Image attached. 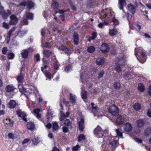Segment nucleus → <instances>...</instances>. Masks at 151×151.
<instances>
[{"instance_id": "9b49d317", "label": "nucleus", "mask_w": 151, "mask_h": 151, "mask_svg": "<svg viewBox=\"0 0 151 151\" xmlns=\"http://www.w3.org/2000/svg\"><path fill=\"white\" fill-rule=\"evenodd\" d=\"M100 49L101 51L104 53L107 52L109 50L108 44L106 43L102 44L100 47Z\"/></svg>"}, {"instance_id": "de8ad7c7", "label": "nucleus", "mask_w": 151, "mask_h": 151, "mask_svg": "<svg viewBox=\"0 0 151 151\" xmlns=\"http://www.w3.org/2000/svg\"><path fill=\"white\" fill-rule=\"evenodd\" d=\"M103 130H102L101 127L99 126H98L94 130V133L96 134V133H98L100 131H102Z\"/></svg>"}, {"instance_id": "37998d69", "label": "nucleus", "mask_w": 151, "mask_h": 151, "mask_svg": "<svg viewBox=\"0 0 151 151\" xmlns=\"http://www.w3.org/2000/svg\"><path fill=\"white\" fill-rule=\"evenodd\" d=\"M85 139V136L83 134H81L78 137V141L80 142Z\"/></svg>"}, {"instance_id": "603ef678", "label": "nucleus", "mask_w": 151, "mask_h": 151, "mask_svg": "<svg viewBox=\"0 0 151 151\" xmlns=\"http://www.w3.org/2000/svg\"><path fill=\"white\" fill-rule=\"evenodd\" d=\"M104 72L103 70H101L98 73V77L99 79L100 78L103 77V75L104 74Z\"/></svg>"}, {"instance_id": "338daca9", "label": "nucleus", "mask_w": 151, "mask_h": 151, "mask_svg": "<svg viewBox=\"0 0 151 151\" xmlns=\"http://www.w3.org/2000/svg\"><path fill=\"white\" fill-rule=\"evenodd\" d=\"M7 48L6 47H4L2 50V52L3 54L5 55L6 54L7 51Z\"/></svg>"}, {"instance_id": "a211bd4d", "label": "nucleus", "mask_w": 151, "mask_h": 151, "mask_svg": "<svg viewBox=\"0 0 151 151\" xmlns=\"http://www.w3.org/2000/svg\"><path fill=\"white\" fill-rule=\"evenodd\" d=\"M129 24H130L129 22ZM129 27L130 29H135L137 31H139L141 28L140 26L137 24H134L132 25H131L129 24Z\"/></svg>"}, {"instance_id": "7c9ffc66", "label": "nucleus", "mask_w": 151, "mask_h": 151, "mask_svg": "<svg viewBox=\"0 0 151 151\" xmlns=\"http://www.w3.org/2000/svg\"><path fill=\"white\" fill-rule=\"evenodd\" d=\"M45 74L47 78L46 80L50 81L51 80V78H53V75L49 72H45Z\"/></svg>"}, {"instance_id": "f03ea898", "label": "nucleus", "mask_w": 151, "mask_h": 151, "mask_svg": "<svg viewBox=\"0 0 151 151\" xmlns=\"http://www.w3.org/2000/svg\"><path fill=\"white\" fill-rule=\"evenodd\" d=\"M118 139L119 138L117 137H106L104 139H102L103 141L104 142V144L105 142H107L108 141H109V145L113 147H117Z\"/></svg>"}, {"instance_id": "cd10ccee", "label": "nucleus", "mask_w": 151, "mask_h": 151, "mask_svg": "<svg viewBox=\"0 0 151 151\" xmlns=\"http://www.w3.org/2000/svg\"><path fill=\"white\" fill-rule=\"evenodd\" d=\"M14 88L13 86L12 85H9L6 87L5 90L7 92H11L14 91Z\"/></svg>"}, {"instance_id": "4d7b16f0", "label": "nucleus", "mask_w": 151, "mask_h": 151, "mask_svg": "<svg viewBox=\"0 0 151 151\" xmlns=\"http://www.w3.org/2000/svg\"><path fill=\"white\" fill-rule=\"evenodd\" d=\"M117 135L121 138L122 137V133L120 132L119 129H117L115 131Z\"/></svg>"}, {"instance_id": "20e7f679", "label": "nucleus", "mask_w": 151, "mask_h": 151, "mask_svg": "<svg viewBox=\"0 0 151 151\" xmlns=\"http://www.w3.org/2000/svg\"><path fill=\"white\" fill-rule=\"evenodd\" d=\"M109 112L112 115L116 116L119 113V109L115 105H112L109 106Z\"/></svg>"}, {"instance_id": "2eb2a0df", "label": "nucleus", "mask_w": 151, "mask_h": 151, "mask_svg": "<svg viewBox=\"0 0 151 151\" xmlns=\"http://www.w3.org/2000/svg\"><path fill=\"white\" fill-rule=\"evenodd\" d=\"M132 128L131 124L129 123H127L124 125V129L126 132H129L130 131Z\"/></svg>"}, {"instance_id": "1a4fd4ad", "label": "nucleus", "mask_w": 151, "mask_h": 151, "mask_svg": "<svg viewBox=\"0 0 151 151\" xmlns=\"http://www.w3.org/2000/svg\"><path fill=\"white\" fill-rule=\"evenodd\" d=\"M10 21L9 24L10 25H15L18 20V19L14 15H11L10 17Z\"/></svg>"}, {"instance_id": "423d86ee", "label": "nucleus", "mask_w": 151, "mask_h": 151, "mask_svg": "<svg viewBox=\"0 0 151 151\" xmlns=\"http://www.w3.org/2000/svg\"><path fill=\"white\" fill-rule=\"evenodd\" d=\"M90 107L92 108L91 112L93 113L94 116H97V118H100L101 116L99 114V111L97 110V107L93 103L91 104Z\"/></svg>"}, {"instance_id": "ddd939ff", "label": "nucleus", "mask_w": 151, "mask_h": 151, "mask_svg": "<svg viewBox=\"0 0 151 151\" xmlns=\"http://www.w3.org/2000/svg\"><path fill=\"white\" fill-rule=\"evenodd\" d=\"M128 10L132 14H134L135 12V6L131 4H129L127 6Z\"/></svg>"}, {"instance_id": "9d476101", "label": "nucleus", "mask_w": 151, "mask_h": 151, "mask_svg": "<svg viewBox=\"0 0 151 151\" xmlns=\"http://www.w3.org/2000/svg\"><path fill=\"white\" fill-rule=\"evenodd\" d=\"M11 11L9 10H7V12H5L4 10L0 11V15L2 16L3 18L4 19H6L8 16L11 14Z\"/></svg>"}, {"instance_id": "c03bdc74", "label": "nucleus", "mask_w": 151, "mask_h": 151, "mask_svg": "<svg viewBox=\"0 0 151 151\" xmlns=\"http://www.w3.org/2000/svg\"><path fill=\"white\" fill-rule=\"evenodd\" d=\"M146 136L150 135L151 133V128H147L144 132Z\"/></svg>"}, {"instance_id": "5701e85b", "label": "nucleus", "mask_w": 151, "mask_h": 151, "mask_svg": "<svg viewBox=\"0 0 151 151\" xmlns=\"http://www.w3.org/2000/svg\"><path fill=\"white\" fill-rule=\"evenodd\" d=\"M16 103L13 100H10L8 104V107L10 109H13L16 106Z\"/></svg>"}, {"instance_id": "bf43d9fd", "label": "nucleus", "mask_w": 151, "mask_h": 151, "mask_svg": "<svg viewBox=\"0 0 151 151\" xmlns=\"http://www.w3.org/2000/svg\"><path fill=\"white\" fill-rule=\"evenodd\" d=\"M112 22H113L114 25L115 26L118 25L119 23L118 20L115 17H114L112 19Z\"/></svg>"}, {"instance_id": "f8f14e48", "label": "nucleus", "mask_w": 151, "mask_h": 151, "mask_svg": "<svg viewBox=\"0 0 151 151\" xmlns=\"http://www.w3.org/2000/svg\"><path fill=\"white\" fill-rule=\"evenodd\" d=\"M115 63L119 64L121 66L124 65L125 63V59L124 58H117L115 61Z\"/></svg>"}, {"instance_id": "e2e57ef3", "label": "nucleus", "mask_w": 151, "mask_h": 151, "mask_svg": "<svg viewBox=\"0 0 151 151\" xmlns=\"http://www.w3.org/2000/svg\"><path fill=\"white\" fill-rule=\"evenodd\" d=\"M80 148V147L78 145H77L76 146L73 147L72 150L73 151H77Z\"/></svg>"}, {"instance_id": "69168bd1", "label": "nucleus", "mask_w": 151, "mask_h": 151, "mask_svg": "<svg viewBox=\"0 0 151 151\" xmlns=\"http://www.w3.org/2000/svg\"><path fill=\"white\" fill-rule=\"evenodd\" d=\"M43 46L47 48H50L51 47V45L48 42H46Z\"/></svg>"}, {"instance_id": "13d9d810", "label": "nucleus", "mask_w": 151, "mask_h": 151, "mask_svg": "<svg viewBox=\"0 0 151 151\" xmlns=\"http://www.w3.org/2000/svg\"><path fill=\"white\" fill-rule=\"evenodd\" d=\"M14 56V54L12 53H9L8 55L7 58L9 59H13Z\"/></svg>"}, {"instance_id": "c756f323", "label": "nucleus", "mask_w": 151, "mask_h": 151, "mask_svg": "<svg viewBox=\"0 0 151 151\" xmlns=\"http://www.w3.org/2000/svg\"><path fill=\"white\" fill-rule=\"evenodd\" d=\"M48 113L46 115V117L47 122H49L52 119V113L50 111V110H48Z\"/></svg>"}, {"instance_id": "f3484780", "label": "nucleus", "mask_w": 151, "mask_h": 151, "mask_svg": "<svg viewBox=\"0 0 151 151\" xmlns=\"http://www.w3.org/2000/svg\"><path fill=\"white\" fill-rule=\"evenodd\" d=\"M119 7L120 9L122 10L123 12H124L123 9V6L126 4L125 0H119Z\"/></svg>"}, {"instance_id": "c9c22d12", "label": "nucleus", "mask_w": 151, "mask_h": 151, "mask_svg": "<svg viewBox=\"0 0 151 151\" xmlns=\"http://www.w3.org/2000/svg\"><path fill=\"white\" fill-rule=\"evenodd\" d=\"M43 53L45 56L48 58L50 55L52 54V52L49 50H43Z\"/></svg>"}, {"instance_id": "09e8293b", "label": "nucleus", "mask_w": 151, "mask_h": 151, "mask_svg": "<svg viewBox=\"0 0 151 151\" xmlns=\"http://www.w3.org/2000/svg\"><path fill=\"white\" fill-rule=\"evenodd\" d=\"M71 70V66L70 65L66 66L65 68V71L67 73H68Z\"/></svg>"}, {"instance_id": "a878e982", "label": "nucleus", "mask_w": 151, "mask_h": 151, "mask_svg": "<svg viewBox=\"0 0 151 151\" xmlns=\"http://www.w3.org/2000/svg\"><path fill=\"white\" fill-rule=\"evenodd\" d=\"M27 126L28 129L31 131L34 130L35 128L34 124L32 122H28L27 124Z\"/></svg>"}, {"instance_id": "4c0bfd02", "label": "nucleus", "mask_w": 151, "mask_h": 151, "mask_svg": "<svg viewBox=\"0 0 151 151\" xmlns=\"http://www.w3.org/2000/svg\"><path fill=\"white\" fill-rule=\"evenodd\" d=\"M81 95L82 98L84 100L86 99L87 98V94L86 91H82L81 93Z\"/></svg>"}, {"instance_id": "680f3d73", "label": "nucleus", "mask_w": 151, "mask_h": 151, "mask_svg": "<svg viewBox=\"0 0 151 151\" xmlns=\"http://www.w3.org/2000/svg\"><path fill=\"white\" fill-rule=\"evenodd\" d=\"M19 5L20 6H24L26 5L27 6V2L25 0L22 1L21 2L19 3Z\"/></svg>"}, {"instance_id": "6ab92c4d", "label": "nucleus", "mask_w": 151, "mask_h": 151, "mask_svg": "<svg viewBox=\"0 0 151 151\" xmlns=\"http://www.w3.org/2000/svg\"><path fill=\"white\" fill-rule=\"evenodd\" d=\"M103 131H100L98 132V133H96V136H98V137H99V141L101 143H103L104 142V141H103L102 139H104L106 137L102 138V137L104 136V135L103 134Z\"/></svg>"}, {"instance_id": "49530a36", "label": "nucleus", "mask_w": 151, "mask_h": 151, "mask_svg": "<svg viewBox=\"0 0 151 151\" xmlns=\"http://www.w3.org/2000/svg\"><path fill=\"white\" fill-rule=\"evenodd\" d=\"M95 50V48L93 46H91L88 48L87 51L89 53H92Z\"/></svg>"}, {"instance_id": "aec40b11", "label": "nucleus", "mask_w": 151, "mask_h": 151, "mask_svg": "<svg viewBox=\"0 0 151 151\" xmlns=\"http://www.w3.org/2000/svg\"><path fill=\"white\" fill-rule=\"evenodd\" d=\"M35 4L32 1H27V7L29 9H34Z\"/></svg>"}, {"instance_id": "6e6552de", "label": "nucleus", "mask_w": 151, "mask_h": 151, "mask_svg": "<svg viewBox=\"0 0 151 151\" xmlns=\"http://www.w3.org/2000/svg\"><path fill=\"white\" fill-rule=\"evenodd\" d=\"M60 50L68 55H70L72 53V51L69 49L65 45H62L60 48Z\"/></svg>"}, {"instance_id": "6e6d98bb", "label": "nucleus", "mask_w": 151, "mask_h": 151, "mask_svg": "<svg viewBox=\"0 0 151 151\" xmlns=\"http://www.w3.org/2000/svg\"><path fill=\"white\" fill-rule=\"evenodd\" d=\"M3 27L6 29H9V24L7 23L4 22L2 23Z\"/></svg>"}, {"instance_id": "0eeeda50", "label": "nucleus", "mask_w": 151, "mask_h": 151, "mask_svg": "<svg viewBox=\"0 0 151 151\" xmlns=\"http://www.w3.org/2000/svg\"><path fill=\"white\" fill-rule=\"evenodd\" d=\"M33 50V49L31 47H29L27 49L22 50L21 53L22 57L24 58H27V57L29 52H32Z\"/></svg>"}, {"instance_id": "b1692460", "label": "nucleus", "mask_w": 151, "mask_h": 151, "mask_svg": "<svg viewBox=\"0 0 151 151\" xmlns=\"http://www.w3.org/2000/svg\"><path fill=\"white\" fill-rule=\"evenodd\" d=\"M73 38L75 44L77 45L78 42V36L77 33L75 32L73 33Z\"/></svg>"}, {"instance_id": "0e129e2a", "label": "nucleus", "mask_w": 151, "mask_h": 151, "mask_svg": "<svg viewBox=\"0 0 151 151\" xmlns=\"http://www.w3.org/2000/svg\"><path fill=\"white\" fill-rule=\"evenodd\" d=\"M40 57L38 54H37L35 55V59L37 61H39L40 60Z\"/></svg>"}, {"instance_id": "052dcab7", "label": "nucleus", "mask_w": 151, "mask_h": 151, "mask_svg": "<svg viewBox=\"0 0 151 151\" xmlns=\"http://www.w3.org/2000/svg\"><path fill=\"white\" fill-rule=\"evenodd\" d=\"M108 24V23L106 22H104L102 23H99L98 24V26L99 28H102L104 25H106Z\"/></svg>"}, {"instance_id": "58836bf2", "label": "nucleus", "mask_w": 151, "mask_h": 151, "mask_svg": "<svg viewBox=\"0 0 151 151\" xmlns=\"http://www.w3.org/2000/svg\"><path fill=\"white\" fill-rule=\"evenodd\" d=\"M133 107L134 109L136 111L139 110L141 108L140 104L138 103H135Z\"/></svg>"}, {"instance_id": "2f4dec72", "label": "nucleus", "mask_w": 151, "mask_h": 151, "mask_svg": "<svg viewBox=\"0 0 151 151\" xmlns=\"http://www.w3.org/2000/svg\"><path fill=\"white\" fill-rule=\"evenodd\" d=\"M70 101L72 104H74L75 103L76 100V96L75 95L70 93Z\"/></svg>"}, {"instance_id": "c85d7f7f", "label": "nucleus", "mask_w": 151, "mask_h": 151, "mask_svg": "<svg viewBox=\"0 0 151 151\" xmlns=\"http://www.w3.org/2000/svg\"><path fill=\"white\" fill-rule=\"evenodd\" d=\"M118 32L117 29H113L109 30V34L111 36H113L117 34Z\"/></svg>"}, {"instance_id": "473e14b6", "label": "nucleus", "mask_w": 151, "mask_h": 151, "mask_svg": "<svg viewBox=\"0 0 151 151\" xmlns=\"http://www.w3.org/2000/svg\"><path fill=\"white\" fill-rule=\"evenodd\" d=\"M40 111V110L38 109H35L33 110V114L38 119L40 118L41 117V115L39 114Z\"/></svg>"}, {"instance_id": "4be33fe9", "label": "nucleus", "mask_w": 151, "mask_h": 151, "mask_svg": "<svg viewBox=\"0 0 151 151\" xmlns=\"http://www.w3.org/2000/svg\"><path fill=\"white\" fill-rule=\"evenodd\" d=\"M104 62L105 60L103 57L98 58L96 60V64L99 65H102Z\"/></svg>"}, {"instance_id": "393cba45", "label": "nucleus", "mask_w": 151, "mask_h": 151, "mask_svg": "<svg viewBox=\"0 0 151 151\" xmlns=\"http://www.w3.org/2000/svg\"><path fill=\"white\" fill-rule=\"evenodd\" d=\"M83 70H82L81 71L82 73H81L80 78L81 79V81L82 83H83L84 82L85 79H86L88 76L86 73H83Z\"/></svg>"}, {"instance_id": "dca6fc26", "label": "nucleus", "mask_w": 151, "mask_h": 151, "mask_svg": "<svg viewBox=\"0 0 151 151\" xmlns=\"http://www.w3.org/2000/svg\"><path fill=\"white\" fill-rule=\"evenodd\" d=\"M84 120L83 118H81L80 121L78 123V126L79 130L82 132L83 130Z\"/></svg>"}, {"instance_id": "39448f33", "label": "nucleus", "mask_w": 151, "mask_h": 151, "mask_svg": "<svg viewBox=\"0 0 151 151\" xmlns=\"http://www.w3.org/2000/svg\"><path fill=\"white\" fill-rule=\"evenodd\" d=\"M64 124L63 131L64 133H66L68 131V128L71 127V123L69 119H66L65 120Z\"/></svg>"}, {"instance_id": "79ce46f5", "label": "nucleus", "mask_w": 151, "mask_h": 151, "mask_svg": "<svg viewBox=\"0 0 151 151\" xmlns=\"http://www.w3.org/2000/svg\"><path fill=\"white\" fill-rule=\"evenodd\" d=\"M53 129L54 130H56L59 129V126L58 123L56 122H54L52 124Z\"/></svg>"}, {"instance_id": "a18cd8bd", "label": "nucleus", "mask_w": 151, "mask_h": 151, "mask_svg": "<svg viewBox=\"0 0 151 151\" xmlns=\"http://www.w3.org/2000/svg\"><path fill=\"white\" fill-rule=\"evenodd\" d=\"M26 33V32L24 31H19L18 32L17 35L19 37H22Z\"/></svg>"}, {"instance_id": "e433bc0d", "label": "nucleus", "mask_w": 151, "mask_h": 151, "mask_svg": "<svg viewBox=\"0 0 151 151\" xmlns=\"http://www.w3.org/2000/svg\"><path fill=\"white\" fill-rule=\"evenodd\" d=\"M97 36V33L95 32H93L92 33V37H90L88 38V41L89 42H91V40H94L96 37Z\"/></svg>"}, {"instance_id": "ea45409f", "label": "nucleus", "mask_w": 151, "mask_h": 151, "mask_svg": "<svg viewBox=\"0 0 151 151\" xmlns=\"http://www.w3.org/2000/svg\"><path fill=\"white\" fill-rule=\"evenodd\" d=\"M116 65L115 66L114 69L116 71L118 72H119L121 71L122 66H121L119 64L115 63Z\"/></svg>"}, {"instance_id": "864d4df0", "label": "nucleus", "mask_w": 151, "mask_h": 151, "mask_svg": "<svg viewBox=\"0 0 151 151\" xmlns=\"http://www.w3.org/2000/svg\"><path fill=\"white\" fill-rule=\"evenodd\" d=\"M93 1L92 0H89L87 2V7L88 8H91L92 5Z\"/></svg>"}, {"instance_id": "8fccbe9b", "label": "nucleus", "mask_w": 151, "mask_h": 151, "mask_svg": "<svg viewBox=\"0 0 151 151\" xmlns=\"http://www.w3.org/2000/svg\"><path fill=\"white\" fill-rule=\"evenodd\" d=\"M69 3L70 5V6L71 7V9L73 11H76V8L73 4V3L70 0H69Z\"/></svg>"}, {"instance_id": "5fc2aeb1", "label": "nucleus", "mask_w": 151, "mask_h": 151, "mask_svg": "<svg viewBox=\"0 0 151 151\" xmlns=\"http://www.w3.org/2000/svg\"><path fill=\"white\" fill-rule=\"evenodd\" d=\"M114 87L115 89H118L120 88V85L119 83L116 82L114 83Z\"/></svg>"}, {"instance_id": "72a5a7b5", "label": "nucleus", "mask_w": 151, "mask_h": 151, "mask_svg": "<svg viewBox=\"0 0 151 151\" xmlns=\"http://www.w3.org/2000/svg\"><path fill=\"white\" fill-rule=\"evenodd\" d=\"M145 123L143 119L138 120L137 122V126L138 128H141L144 125Z\"/></svg>"}, {"instance_id": "4468645a", "label": "nucleus", "mask_w": 151, "mask_h": 151, "mask_svg": "<svg viewBox=\"0 0 151 151\" xmlns=\"http://www.w3.org/2000/svg\"><path fill=\"white\" fill-rule=\"evenodd\" d=\"M124 119L123 116L120 115H118L116 120V123L119 124H122L124 123Z\"/></svg>"}, {"instance_id": "3c124183", "label": "nucleus", "mask_w": 151, "mask_h": 151, "mask_svg": "<svg viewBox=\"0 0 151 151\" xmlns=\"http://www.w3.org/2000/svg\"><path fill=\"white\" fill-rule=\"evenodd\" d=\"M25 17L24 16H23V19L22 21V24L23 25H26L28 24V22H27V19L25 18Z\"/></svg>"}, {"instance_id": "7ed1b4c3", "label": "nucleus", "mask_w": 151, "mask_h": 151, "mask_svg": "<svg viewBox=\"0 0 151 151\" xmlns=\"http://www.w3.org/2000/svg\"><path fill=\"white\" fill-rule=\"evenodd\" d=\"M101 18L103 19L107 17L109 18L110 17L112 16V13L111 10L109 9H106L105 10H103L100 14Z\"/></svg>"}, {"instance_id": "f257e3e1", "label": "nucleus", "mask_w": 151, "mask_h": 151, "mask_svg": "<svg viewBox=\"0 0 151 151\" xmlns=\"http://www.w3.org/2000/svg\"><path fill=\"white\" fill-rule=\"evenodd\" d=\"M21 71L22 70H21L20 73L18 74L16 77V79L18 83V88L20 91L24 92V95L27 98H28L27 95L32 93L34 91L35 88L32 86H30L27 89H24L22 84L24 81V75Z\"/></svg>"}, {"instance_id": "412c9836", "label": "nucleus", "mask_w": 151, "mask_h": 151, "mask_svg": "<svg viewBox=\"0 0 151 151\" xmlns=\"http://www.w3.org/2000/svg\"><path fill=\"white\" fill-rule=\"evenodd\" d=\"M3 122L4 123L7 124L11 126H12L13 125V121L9 117L6 118V119H4L3 120Z\"/></svg>"}, {"instance_id": "774afa93", "label": "nucleus", "mask_w": 151, "mask_h": 151, "mask_svg": "<svg viewBox=\"0 0 151 151\" xmlns=\"http://www.w3.org/2000/svg\"><path fill=\"white\" fill-rule=\"evenodd\" d=\"M33 143L34 145H36L38 142V139L37 138H34L32 140Z\"/></svg>"}, {"instance_id": "bb28decb", "label": "nucleus", "mask_w": 151, "mask_h": 151, "mask_svg": "<svg viewBox=\"0 0 151 151\" xmlns=\"http://www.w3.org/2000/svg\"><path fill=\"white\" fill-rule=\"evenodd\" d=\"M26 17L28 19L32 20L33 18V14L29 12H25Z\"/></svg>"}, {"instance_id": "f704fd0d", "label": "nucleus", "mask_w": 151, "mask_h": 151, "mask_svg": "<svg viewBox=\"0 0 151 151\" xmlns=\"http://www.w3.org/2000/svg\"><path fill=\"white\" fill-rule=\"evenodd\" d=\"M59 4L57 1H53L52 4V8L55 9H58L59 7Z\"/></svg>"}, {"instance_id": "a19ab883", "label": "nucleus", "mask_w": 151, "mask_h": 151, "mask_svg": "<svg viewBox=\"0 0 151 151\" xmlns=\"http://www.w3.org/2000/svg\"><path fill=\"white\" fill-rule=\"evenodd\" d=\"M138 90L141 92H143L144 91V86L141 83L138 84Z\"/></svg>"}]
</instances>
